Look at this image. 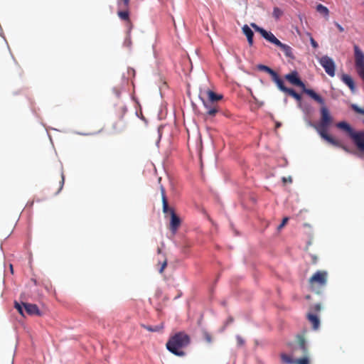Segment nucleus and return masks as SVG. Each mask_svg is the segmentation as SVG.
<instances>
[{"label":"nucleus","instance_id":"nucleus-31","mask_svg":"<svg viewBox=\"0 0 364 364\" xmlns=\"http://www.w3.org/2000/svg\"><path fill=\"white\" fill-rule=\"evenodd\" d=\"M121 2L118 3V6H122L124 9H127L129 6L130 0H120Z\"/></svg>","mask_w":364,"mask_h":364},{"label":"nucleus","instance_id":"nucleus-43","mask_svg":"<svg viewBox=\"0 0 364 364\" xmlns=\"http://www.w3.org/2000/svg\"><path fill=\"white\" fill-rule=\"evenodd\" d=\"M280 126H281V124H280L279 122H277V123L276 124V127H277V128L279 127Z\"/></svg>","mask_w":364,"mask_h":364},{"label":"nucleus","instance_id":"nucleus-44","mask_svg":"<svg viewBox=\"0 0 364 364\" xmlns=\"http://www.w3.org/2000/svg\"><path fill=\"white\" fill-rule=\"evenodd\" d=\"M119 93H120V92H119V90H116V95H117V96H119Z\"/></svg>","mask_w":364,"mask_h":364},{"label":"nucleus","instance_id":"nucleus-19","mask_svg":"<svg viewBox=\"0 0 364 364\" xmlns=\"http://www.w3.org/2000/svg\"><path fill=\"white\" fill-rule=\"evenodd\" d=\"M207 95L208 97L207 102H210V104H213L215 102H218L223 98V95L216 94L212 90H208Z\"/></svg>","mask_w":364,"mask_h":364},{"label":"nucleus","instance_id":"nucleus-1","mask_svg":"<svg viewBox=\"0 0 364 364\" xmlns=\"http://www.w3.org/2000/svg\"><path fill=\"white\" fill-rule=\"evenodd\" d=\"M321 120L318 124H314L320 136L330 144L341 148L346 152H350L348 148L341 143L339 141L333 138L327 133L328 129L332 123L333 119L330 114L329 110L326 106L321 108Z\"/></svg>","mask_w":364,"mask_h":364},{"label":"nucleus","instance_id":"nucleus-36","mask_svg":"<svg viewBox=\"0 0 364 364\" xmlns=\"http://www.w3.org/2000/svg\"><path fill=\"white\" fill-rule=\"evenodd\" d=\"M237 342L239 346H242L245 343L244 340L240 336H237Z\"/></svg>","mask_w":364,"mask_h":364},{"label":"nucleus","instance_id":"nucleus-3","mask_svg":"<svg viewBox=\"0 0 364 364\" xmlns=\"http://www.w3.org/2000/svg\"><path fill=\"white\" fill-rule=\"evenodd\" d=\"M284 78L292 85L297 86L302 89L303 92L307 94L310 97L314 100L320 105H323L325 104L324 100L313 90L307 89L305 84L301 81L299 77L297 71L294 70L284 76Z\"/></svg>","mask_w":364,"mask_h":364},{"label":"nucleus","instance_id":"nucleus-7","mask_svg":"<svg viewBox=\"0 0 364 364\" xmlns=\"http://www.w3.org/2000/svg\"><path fill=\"white\" fill-rule=\"evenodd\" d=\"M319 63L329 76L335 75L336 65L332 58L325 55L320 58Z\"/></svg>","mask_w":364,"mask_h":364},{"label":"nucleus","instance_id":"nucleus-13","mask_svg":"<svg viewBox=\"0 0 364 364\" xmlns=\"http://www.w3.org/2000/svg\"><path fill=\"white\" fill-rule=\"evenodd\" d=\"M203 105L207 109V114L210 117H214L219 111L218 107L214 104H210V102H203Z\"/></svg>","mask_w":364,"mask_h":364},{"label":"nucleus","instance_id":"nucleus-25","mask_svg":"<svg viewBox=\"0 0 364 364\" xmlns=\"http://www.w3.org/2000/svg\"><path fill=\"white\" fill-rule=\"evenodd\" d=\"M257 68L258 70L266 72L268 74H269L271 77H272L276 73V72L274 70L264 65H259Z\"/></svg>","mask_w":364,"mask_h":364},{"label":"nucleus","instance_id":"nucleus-33","mask_svg":"<svg viewBox=\"0 0 364 364\" xmlns=\"http://www.w3.org/2000/svg\"><path fill=\"white\" fill-rule=\"evenodd\" d=\"M203 336H204L205 340L208 343L212 342V336L209 333H208L207 331L203 332Z\"/></svg>","mask_w":364,"mask_h":364},{"label":"nucleus","instance_id":"nucleus-15","mask_svg":"<svg viewBox=\"0 0 364 364\" xmlns=\"http://www.w3.org/2000/svg\"><path fill=\"white\" fill-rule=\"evenodd\" d=\"M262 37L264 38H265L267 41H268L269 42L274 44L275 46H277L278 47H279V46H280V44L282 43L279 40H278L274 36V35L272 33L267 31H265V32L262 35Z\"/></svg>","mask_w":364,"mask_h":364},{"label":"nucleus","instance_id":"nucleus-40","mask_svg":"<svg viewBox=\"0 0 364 364\" xmlns=\"http://www.w3.org/2000/svg\"><path fill=\"white\" fill-rule=\"evenodd\" d=\"M312 258H313V262L314 263H316V259H317L316 257V256H313Z\"/></svg>","mask_w":364,"mask_h":364},{"label":"nucleus","instance_id":"nucleus-38","mask_svg":"<svg viewBox=\"0 0 364 364\" xmlns=\"http://www.w3.org/2000/svg\"><path fill=\"white\" fill-rule=\"evenodd\" d=\"M335 25H336V26L337 27V28L338 29V31L340 32H343L344 31L343 27L341 25H340L338 23L336 22Z\"/></svg>","mask_w":364,"mask_h":364},{"label":"nucleus","instance_id":"nucleus-22","mask_svg":"<svg viewBox=\"0 0 364 364\" xmlns=\"http://www.w3.org/2000/svg\"><path fill=\"white\" fill-rule=\"evenodd\" d=\"M141 326L144 329H146V330H147L149 331H151V332H159V331H161L163 330V328H164V324L163 323H161L159 325L154 326L142 324Z\"/></svg>","mask_w":364,"mask_h":364},{"label":"nucleus","instance_id":"nucleus-12","mask_svg":"<svg viewBox=\"0 0 364 364\" xmlns=\"http://www.w3.org/2000/svg\"><path fill=\"white\" fill-rule=\"evenodd\" d=\"M272 79L273 82L277 85V87L281 91L286 93L289 88L284 85L283 80L279 76V75L277 73L272 77Z\"/></svg>","mask_w":364,"mask_h":364},{"label":"nucleus","instance_id":"nucleus-18","mask_svg":"<svg viewBox=\"0 0 364 364\" xmlns=\"http://www.w3.org/2000/svg\"><path fill=\"white\" fill-rule=\"evenodd\" d=\"M242 32L246 36L250 46H252L253 44V37H254L253 31L251 30V28L247 25H245L242 27Z\"/></svg>","mask_w":364,"mask_h":364},{"label":"nucleus","instance_id":"nucleus-24","mask_svg":"<svg viewBox=\"0 0 364 364\" xmlns=\"http://www.w3.org/2000/svg\"><path fill=\"white\" fill-rule=\"evenodd\" d=\"M316 9L318 13L323 15L324 16H328V15H329L328 9L326 6H325L321 4H319L316 6Z\"/></svg>","mask_w":364,"mask_h":364},{"label":"nucleus","instance_id":"nucleus-9","mask_svg":"<svg viewBox=\"0 0 364 364\" xmlns=\"http://www.w3.org/2000/svg\"><path fill=\"white\" fill-rule=\"evenodd\" d=\"M181 219L175 213L174 210H171V220H170V230L173 234H175L181 225Z\"/></svg>","mask_w":364,"mask_h":364},{"label":"nucleus","instance_id":"nucleus-20","mask_svg":"<svg viewBox=\"0 0 364 364\" xmlns=\"http://www.w3.org/2000/svg\"><path fill=\"white\" fill-rule=\"evenodd\" d=\"M279 47L284 51L285 55L291 59H294V56L292 52V48L284 43H281Z\"/></svg>","mask_w":364,"mask_h":364},{"label":"nucleus","instance_id":"nucleus-5","mask_svg":"<svg viewBox=\"0 0 364 364\" xmlns=\"http://www.w3.org/2000/svg\"><path fill=\"white\" fill-rule=\"evenodd\" d=\"M299 350L301 353L304 355V356L301 358L295 359L294 364H309V360L306 356L308 349L306 347L305 339L303 337H300L299 340V343L296 347H295L293 350V355L296 354V352Z\"/></svg>","mask_w":364,"mask_h":364},{"label":"nucleus","instance_id":"nucleus-21","mask_svg":"<svg viewBox=\"0 0 364 364\" xmlns=\"http://www.w3.org/2000/svg\"><path fill=\"white\" fill-rule=\"evenodd\" d=\"M117 15H118L119 18L121 20L127 21V23L129 25V29H131L132 25V22L130 21V19H129V11L127 10L118 11Z\"/></svg>","mask_w":364,"mask_h":364},{"label":"nucleus","instance_id":"nucleus-32","mask_svg":"<svg viewBox=\"0 0 364 364\" xmlns=\"http://www.w3.org/2000/svg\"><path fill=\"white\" fill-rule=\"evenodd\" d=\"M64 182H65V176H64L63 173H62L61 174V180L59 182L60 186H59L58 191H56V193H58L62 190L63 185H64Z\"/></svg>","mask_w":364,"mask_h":364},{"label":"nucleus","instance_id":"nucleus-8","mask_svg":"<svg viewBox=\"0 0 364 364\" xmlns=\"http://www.w3.org/2000/svg\"><path fill=\"white\" fill-rule=\"evenodd\" d=\"M355 63L360 76L364 73V54L357 46H355Z\"/></svg>","mask_w":364,"mask_h":364},{"label":"nucleus","instance_id":"nucleus-10","mask_svg":"<svg viewBox=\"0 0 364 364\" xmlns=\"http://www.w3.org/2000/svg\"><path fill=\"white\" fill-rule=\"evenodd\" d=\"M160 190H161V200H162V203H163V212L165 214L170 213V215H171V210H174L171 208H169V206H168L164 187L161 186Z\"/></svg>","mask_w":364,"mask_h":364},{"label":"nucleus","instance_id":"nucleus-42","mask_svg":"<svg viewBox=\"0 0 364 364\" xmlns=\"http://www.w3.org/2000/svg\"><path fill=\"white\" fill-rule=\"evenodd\" d=\"M157 252H158L159 254H161V249L160 247H159V248H158V250H157Z\"/></svg>","mask_w":364,"mask_h":364},{"label":"nucleus","instance_id":"nucleus-2","mask_svg":"<svg viewBox=\"0 0 364 364\" xmlns=\"http://www.w3.org/2000/svg\"><path fill=\"white\" fill-rule=\"evenodd\" d=\"M190 343V337L184 332H178L171 337L166 343L167 349L176 355H183L184 353L181 348L188 346Z\"/></svg>","mask_w":364,"mask_h":364},{"label":"nucleus","instance_id":"nucleus-29","mask_svg":"<svg viewBox=\"0 0 364 364\" xmlns=\"http://www.w3.org/2000/svg\"><path fill=\"white\" fill-rule=\"evenodd\" d=\"M158 266H160L159 269V273H163L164 269L167 266V259L166 258H164V261L163 262H159L158 263Z\"/></svg>","mask_w":364,"mask_h":364},{"label":"nucleus","instance_id":"nucleus-4","mask_svg":"<svg viewBox=\"0 0 364 364\" xmlns=\"http://www.w3.org/2000/svg\"><path fill=\"white\" fill-rule=\"evenodd\" d=\"M328 281V272L325 270H319L315 272L309 279L310 289L320 294L326 286Z\"/></svg>","mask_w":364,"mask_h":364},{"label":"nucleus","instance_id":"nucleus-16","mask_svg":"<svg viewBox=\"0 0 364 364\" xmlns=\"http://www.w3.org/2000/svg\"><path fill=\"white\" fill-rule=\"evenodd\" d=\"M307 318L309 322L312 324V327L314 330H317L320 325V321L318 316L313 313H309Z\"/></svg>","mask_w":364,"mask_h":364},{"label":"nucleus","instance_id":"nucleus-26","mask_svg":"<svg viewBox=\"0 0 364 364\" xmlns=\"http://www.w3.org/2000/svg\"><path fill=\"white\" fill-rule=\"evenodd\" d=\"M287 94L294 97L297 101L300 102L301 100V96L298 94L296 92H295L293 89L289 88L287 91L286 92Z\"/></svg>","mask_w":364,"mask_h":364},{"label":"nucleus","instance_id":"nucleus-17","mask_svg":"<svg viewBox=\"0 0 364 364\" xmlns=\"http://www.w3.org/2000/svg\"><path fill=\"white\" fill-rule=\"evenodd\" d=\"M336 127L346 132L350 138L355 132L354 129L346 122H340L337 123Z\"/></svg>","mask_w":364,"mask_h":364},{"label":"nucleus","instance_id":"nucleus-30","mask_svg":"<svg viewBox=\"0 0 364 364\" xmlns=\"http://www.w3.org/2000/svg\"><path fill=\"white\" fill-rule=\"evenodd\" d=\"M251 26L257 32H259L262 36L264 34V33L265 32L266 30H264V28H260L259 26H258L257 25H256L255 23H251Z\"/></svg>","mask_w":364,"mask_h":364},{"label":"nucleus","instance_id":"nucleus-11","mask_svg":"<svg viewBox=\"0 0 364 364\" xmlns=\"http://www.w3.org/2000/svg\"><path fill=\"white\" fill-rule=\"evenodd\" d=\"M22 305L24 307L26 312L31 316L33 315H41L40 310L36 304H29V303H22Z\"/></svg>","mask_w":364,"mask_h":364},{"label":"nucleus","instance_id":"nucleus-35","mask_svg":"<svg viewBox=\"0 0 364 364\" xmlns=\"http://www.w3.org/2000/svg\"><path fill=\"white\" fill-rule=\"evenodd\" d=\"M289 220V218L287 217H285L283 218L281 224L278 226V229H282V228H284L285 226V225L287 224V223L288 222Z\"/></svg>","mask_w":364,"mask_h":364},{"label":"nucleus","instance_id":"nucleus-45","mask_svg":"<svg viewBox=\"0 0 364 364\" xmlns=\"http://www.w3.org/2000/svg\"><path fill=\"white\" fill-rule=\"evenodd\" d=\"M10 269L11 270V272H13V266H12V264L10 265Z\"/></svg>","mask_w":364,"mask_h":364},{"label":"nucleus","instance_id":"nucleus-39","mask_svg":"<svg viewBox=\"0 0 364 364\" xmlns=\"http://www.w3.org/2000/svg\"><path fill=\"white\" fill-rule=\"evenodd\" d=\"M283 181H284V182H287V181H288V182H289V183H291V182H292V180H291V177H289V178H288V179H287V178H283Z\"/></svg>","mask_w":364,"mask_h":364},{"label":"nucleus","instance_id":"nucleus-23","mask_svg":"<svg viewBox=\"0 0 364 364\" xmlns=\"http://www.w3.org/2000/svg\"><path fill=\"white\" fill-rule=\"evenodd\" d=\"M281 361L282 364H294L295 359L291 355H289L286 353H281L280 355Z\"/></svg>","mask_w":364,"mask_h":364},{"label":"nucleus","instance_id":"nucleus-28","mask_svg":"<svg viewBox=\"0 0 364 364\" xmlns=\"http://www.w3.org/2000/svg\"><path fill=\"white\" fill-rule=\"evenodd\" d=\"M321 304H316L313 305L312 306H311L309 313H313V314H316L317 313H318L321 311Z\"/></svg>","mask_w":364,"mask_h":364},{"label":"nucleus","instance_id":"nucleus-37","mask_svg":"<svg viewBox=\"0 0 364 364\" xmlns=\"http://www.w3.org/2000/svg\"><path fill=\"white\" fill-rule=\"evenodd\" d=\"M311 46L314 48H318V43H316V41L313 38H311Z\"/></svg>","mask_w":364,"mask_h":364},{"label":"nucleus","instance_id":"nucleus-6","mask_svg":"<svg viewBox=\"0 0 364 364\" xmlns=\"http://www.w3.org/2000/svg\"><path fill=\"white\" fill-rule=\"evenodd\" d=\"M350 139L356 146L359 156H364V131H355Z\"/></svg>","mask_w":364,"mask_h":364},{"label":"nucleus","instance_id":"nucleus-41","mask_svg":"<svg viewBox=\"0 0 364 364\" xmlns=\"http://www.w3.org/2000/svg\"><path fill=\"white\" fill-rule=\"evenodd\" d=\"M125 43H127L128 46H129L131 43L130 39H127Z\"/></svg>","mask_w":364,"mask_h":364},{"label":"nucleus","instance_id":"nucleus-14","mask_svg":"<svg viewBox=\"0 0 364 364\" xmlns=\"http://www.w3.org/2000/svg\"><path fill=\"white\" fill-rule=\"evenodd\" d=\"M341 80L350 88V90L354 92L355 90V86L353 78L347 75L343 74L341 76Z\"/></svg>","mask_w":364,"mask_h":364},{"label":"nucleus","instance_id":"nucleus-27","mask_svg":"<svg viewBox=\"0 0 364 364\" xmlns=\"http://www.w3.org/2000/svg\"><path fill=\"white\" fill-rule=\"evenodd\" d=\"M283 14L282 11L278 7H274L272 15L276 19H279Z\"/></svg>","mask_w":364,"mask_h":364},{"label":"nucleus","instance_id":"nucleus-34","mask_svg":"<svg viewBox=\"0 0 364 364\" xmlns=\"http://www.w3.org/2000/svg\"><path fill=\"white\" fill-rule=\"evenodd\" d=\"M15 308L18 310L20 314L24 316L22 306L18 302H15Z\"/></svg>","mask_w":364,"mask_h":364}]
</instances>
